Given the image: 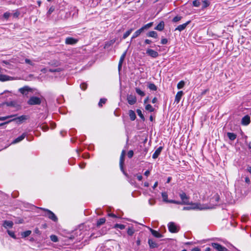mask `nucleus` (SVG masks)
I'll use <instances>...</instances> for the list:
<instances>
[{"label": "nucleus", "mask_w": 251, "mask_h": 251, "mask_svg": "<svg viewBox=\"0 0 251 251\" xmlns=\"http://www.w3.org/2000/svg\"><path fill=\"white\" fill-rule=\"evenodd\" d=\"M152 25L153 22H151L143 26L141 28L138 29L133 33L131 37V40L139 36L141 33L144 32L145 30H148L149 28L151 27Z\"/></svg>", "instance_id": "nucleus-1"}, {"label": "nucleus", "mask_w": 251, "mask_h": 251, "mask_svg": "<svg viewBox=\"0 0 251 251\" xmlns=\"http://www.w3.org/2000/svg\"><path fill=\"white\" fill-rule=\"evenodd\" d=\"M38 208H40V209L45 212V213L43 214V216L47 217L48 218L54 222H57L58 218L57 216L51 211L49 210L48 209L42 207H38Z\"/></svg>", "instance_id": "nucleus-2"}, {"label": "nucleus", "mask_w": 251, "mask_h": 251, "mask_svg": "<svg viewBox=\"0 0 251 251\" xmlns=\"http://www.w3.org/2000/svg\"><path fill=\"white\" fill-rule=\"evenodd\" d=\"M28 105H39L41 103V100L40 98L33 96L30 98L27 102Z\"/></svg>", "instance_id": "nucleus-3"}, {"label": "nucleus", "mask_w": 251, "mask_h": 251, "mask_svg": "<svg viewBox=\"0 0 251 251\" xmlns=\"http://www.w3.org/2000/svg\"><path fill=\"white\" fill-rule=\"evenodd\" d=\"M179 196L182 201L181 204H189V197L187 196L185 193L182 192L179 193Z\"/></svg>", "instance_id": "nucleus-4"}, {"label": "nucleus", "mask_w": 251, "mask_h": 251, "mask_svg": "<svg viewBox=\"0 0 251 251\" xmlns=\"http://www.w3.org/2000/svg\"><path fill=\"white\" fill-rule=\"evenodd\" d=\"M168 229L170 232L176 233L179 230V228L174 222H170L168 224Z\"/></svg>", "instance_id": "nucleus-5"}, {"label": "nucleus", "mask_w": 251, "mask_h": 251, "mask_svg": "<svg viewBox=\"0 0 251 251\" xmlns=\"http://www.w3.org/2000/svg\"><path fill=\"white\" fill-rule=\"evenodd\" d=\"M32 91V89L28 86H25L19 89V91L24 96H27L28 92Z\"/></svg>", "instance_id": "nucleus-6"}, {"label": "nucleus", "mask_w": 251, "mask_h": 251, "mask_svg": "<svg viewBox=\"0 0 251 251\" xmlns=\"http://www.w3.org/2000/svg\"><path fill=\"white\" fill-rule=\"evenodd\" d=\"M211 246L214 249L217 250V251H227V249L219 244L213 243H212Z\"/></svg>", "instance_id": "nucleus-7"}, {"label": "nucleus", "mask_w": 251, "mask_h": 251, "mask_svg": "<svg viewBox=\"0 0 251 251\" xmlns=\"http://www.w3.org/2000/svg\"><path fill=\"white\" fill-rule=\"evenodd\" d=\"M16 78L5 75L0 74V81L2 82L15 80Z\"/></svg>", "instance_id": "nucleus-8"}, {"label": "nucleus", "mask_w": 251, "mask_h": 251, "mask_svg": "<svg viewBox=\"0 0 251 251\" xmlns=\"http://www.w3.org/2000/svg\"><path fill=\"white\" fill-rule=\"evenodd\" d=\"M146 53L152 58H156L158 56L159 54L157 51L152 49H148L146 50Z\"/></svg>", "instance_id": "nucleus-9"}, {"label": "nucleus", "mask_w": 251, "mask_h": 251, "mask_svg": "<svg viewBox=\"0 0 251 251\" xmlns=\"http://www.w3.org/2000/svg\"><path fill=\"white\" fill-rule=\"evenodd\" d=\"M128 103L130 105L134 104L137 101L136 97L132 95H129L127 96Z\"/></svg>", "instance_id": "nucleus-10"}, {"label": "nucleus", "mask_w": 251, "mask_h": 251, "mask_svg": "<svg viewBox=\"0 0 251 251\" xmlns=\"http://www.w3.org/2000/svg\"><path fill=\"white\" fill-rule=\"evenodd\" d=\"M78 42V40L72 37H67L65 40V43L68 45H74Z\"/></svg>", "instance_id": "nucleus-11"}, {"label": "nucleus", "mask_w": 251, "mask_h": 251, "mask_svg": "<svg viewBox=\"0 0 251 251\" xmlns=\"http://www.w3.org/2000/svg\"><path fill=\"white\" fill-rule=\"evenodd\" d=\"M151 232V233L152 235L157 238H161L163 237V235L160 233L159 231L155 230L152 228L150 229Z\"/></svg>", "instance_id": "nucleus-12"}, {"label": "nucleus", "mask_w": 251, "mask_h": 251, "mask_svg": "<svg viewBox=\"0 0 251 251\" xmlns=\"http://www.w3.org/2000/svg\"><path fill=\"white\" fill-rule=\"evenodd\" d=\"M250 117L249 115H246L242 118L241 123L243 125L247 126L250 123Z\"/></svg>", "instance_id": "nucleus-13"}, {"label": "nucleus", "mask_w": 251, "mask_h": 251, "mask_svg": "<svg viewBox=\"0 0 251 251\" xmlns=\"http://www.w3.org/2000/svg\"><path fill=\"white\" fill-rule=\"evenodd\" d=\"M125 151L123 150L121 154L120 159V166L121 169L122 170H123V165H124V160H125Z\"/></svg>", "instance_id": "nucleus-14"}, {"label": "nucleus", "mask_w": 251, "mask_h": 251, "mask_svg": "<svg viewBox=\"0 0 251 251\" xmlns=\"http://www.w3.org/2000/svg\"><path fill=\"white\" fill-rule=\"evenodd\" d=\"M190 23V21H189L182 25H179L176 28L175 30H178L179 31L183 30Z\"/></svg>", "instance_id": "nucleus-15"}, {"label": "nucleus", "mask_w": 251, "mask_h": 251, "mask_svg": "<svg viewBox=\"0 0 251 251\" xmlns=\"http://www.w3.org/2000/svg\"><path fill=\"white\" fill-rule=\"evenodd\" d=\"M148 244L151 249L156 248L158 246V244L156 243V241L153 239H149L148 240Z\"/></svg>", "instance_id": "nucleus-16"}, {"label": "nucleus", "mask_w": 251, "mask_h": 251, "mask_svg": "<svg viewBox=\"0 0 251 251\" xmlns=\"http://www.w3.org/2000/svg\"><path fill=\"white\" fill-rule=\"evenodd\" d=\"M183 94V92L182 91H178L176 93V97H175V102L176 103H178L179 102Z\"/></svg>", "instance_id": "nucleus-17"}, {"label": "nucleus", "mask_w": 251, "mask_h": 251, "mask_svg": "<svg viewBox=\"0 0 251 251\" xmlns=\"http://www.w3.org/2000/svg\"><path fill=\"white\" fill-rule=\"evenodd\" d=\"M162 149H163V147H159V148H158L155 150V151L154 152V153L153 154L152 158L153 159L157 158L158 157V156L159 155V154H160Z\"/></svg>", "instance_id": "nucleus-18"}, {"label": "nucleus", "mask_w": 251, "mask_h": 251, "mask_svg": "<svg viewBox=\"0 0 251 251\" xmlns=\"http://www.w3.org/2000/svg\"><path fill=\"white\" fill-rule=\"evenodd\" d=\"M197 208H199L198 206V204L197 203H192L191 204V206H186L183 208V210H189L191 209H195Z\"/></svg>", "instance_id": "nucleus-19"}, {"label": "nucleus", "mask_w": 251, "mask_h": 251, "mask_svg": "<svg viewBox=\"0 0 251 251\" xmlns=\"http://www.w3.org/2000/svg\"><path fill=\"white\" fill-rule=\"evenodd\" d=\"M26 136V133H23L20 136L16 138L13 142L12 143L16 144L22 141Z\"/></svg>", "instance_id": "nucleus-20"}, {"label": "nucleus", "mask_w": 251, "mask_h": 251, "mask_svg": "<svg viewBox=\"0 0 251 251\" xmlns=\"http://www.w3.org/2000/svg\"><path fill=\"white\" fill-rule=\"evenodd\" d=\"M13 226V223L12 221L5 220L3 222V226L5 228H11Z\"/></svg>", "instance_id": "nucleus-21"}, {"label": "nucleus", "mask_w": 251, "mask_h": 251, "mask_svg": "<svg viewBox=\"0 0 251 251\" xmlns=\"http://www.w3.org/2000/svg\"><path fill=\"white\" fill-rule=\"evenodd\" d=\"M164 22L163 21H161L154 28V29L159 31H162L164 28Z\"/></svg>", "instance_id": "nucleus-22"}, {"label": "nucleus", "mask_w": 251, "mask_h": 251, "mask_svg": "<svg viewBox=\"0 0 251 251\" xmlns=\"http://www.w3.org/2000/svg\"><path fill=\"white\" fill-rule=\"evenodd\" d=\"M27 119V117L25 115L21 116L17 118H15L12 120H10L12 121H17L19 123H21L23 121Z\"/></svg>", "instance_id": "nucleus-23"}, {"label": "nucleus", "mask_w": 251, "mask_h": 251, "mask_svg": "<svg viewBox=\"0 0 251 251\" xmlns=\"http://www.w3.org/2000/svg\"><path fill=\"white\" fill-rule=\"evenodd\" d=\"M129 116L131 121H134L136 118V114L134 111L129 110L128 112Z\"/></svg>", "instance_id": "nucleus-24"}, {"label": "nucleus", "mask_w": 251, "mask_h": 251, "mask_svg": "<svg viewBox=\"0 0 251 251\" xmlns=\"http://www.w3.org/2000/svg\"><path fill=\"white\" fill-rule=\"evenodd\" d=\"M147 36L148 37H153V38H157V37H158V35H157V32L156 31H151L149 32L147 34Z\"/></svg>", "instance_id": "nucleus-25"}, {"label": "nucleus", "mask_w": 251, "mask_h": 251, "mask_svg": "<svg viewBox=\"0 0 251 251\" xmlns=\"http://www.w3.org/2000/svg\"><path fill=\"white\" fill-rule=\"evenodd\" d=\"M227 135L228 138L231 141L234 140L236 138L237 136L235 133L231 132H227Z\"/></svg>", "instance_id": "nucleus-26"}, {"label": "nucleus", "mask_w": 251, "mask_h": 251, "mask_svg": "<svg viewBox=\"0 0 251 251\" xmlns=\"http://www.w3.org/2000/svg\"><path fill=\"white\" fill-rule=\"evenodd\" d=\"M7 106L15 107L17 105V102L15 101H7L4 103Z\"/></svg>", "instance_id": "nucleus-27"}, {"label": "nucleus", "mask_w": 251, "mask_h": 251, "mask_svg": "<svg viewBox=\"0 0 251 251\" xmlns=\"http://www.w3.org/2000/svg\"><path fill=\"white\" fill-rule=\"evenodd\" d=\"M148 88L152 91H156L157 90V87L156 86L152 83H149L148 85Z\"/></svg>", "instance_id": "nucleus-28"}, {"label": "nucleus", "mask_w": 251, "mask_h": 251, "mask_svg": "<svg viewBox=\"0 0 251 251\" xmlns=\"http://www.w3.org/2000/svg\"><path fill=\"white\" fill-rule=\"evenodd\" d=\"M133 30V28H130V29L126 31L123 35V39H125L130 34Z\"/></svg>", "instance_id": "nucleus-29"}, {"label": "nucleus", "mask_w": 251, "mask_h": 251, "mask_svg": "<svg viewBox=\"0 0 251 251\" xmlns=\"http://www.w3.org/2000/svg\"><path fill=\"white\" fill-rule=\"evenodd\" d=\"M105 222V219L104 218H100L98 220L97 223V226H98L103 224Z\"/></svg>", "instance_id": "nucleus-30"}, {"label": "nucleus", "mask_w": 251, "mask_h": 251, "mask_svg": "<svg viewBox=\"0 0 251 251\" xmlns=\"http://www.w3.org/2000/svg\"><path fill=\"white\" fill-rule=\"evenodd\" d=\"M31 231L30 230H26L22 233V237L25 238L30 235Z\"/></svg>", "instance_id": "nucleus-31"}, {"label": "nucleus", "mask_w": 251, "mask_h": 251, "mask_svg": "<svg viewBox=\"0 0 251 251\" xmlns=\"http://www.w3.org/2000/svg\"><path fill=\"white\" fill-rule=\"evenodd\" d=\"M136 112H137L138 115L140 117V118L143 121H144L145 119V117H144L143 114H142V111L140 109H137Z\"/></svg>", "instance_id": "nucleus-32"}, {"label": "nucleus", "mask_w": 251, "mask_h": 251, "mask_svg": "<svg viewBox=\"0 0 251 251\" xmlns=\"http://www.w3.org/2000/svg\"><path fill=\"white\" fill-rule=\"evenodd\" d=\"M202 8H205L209 5L210 2L207 0H204L202 1Z\"/></svg>", "instance_id": "nucleus-33"}, {"label": "nucleus", "mask_w": 251, "mask_h": 251, "mask_svg": "<svg viewBox=\"0 0 251 251\" xmlns=\"http://www.w3.org/2000/svg\"><path fill=\"white\" fill-rule=\"evenodd\" d=\"M145 109L146 110H148V111H149L150 112H153L154 110V109L152 107V106L150 104H148L147 105H146L145 106Z\"/></svg>", "instance_id": "nucleus-34"}, {"label": "nucleus", "mask_w": 251, "mask_h": 251, "mask_svg": "<svg viewBox=\"0 0 251 251\" xmlns=\"http://www.w3.org/2000/svg\"><path fill=\"white\" fill-rule=\"evenodd\" d=\"M162 197L163 198V201L168 202V195L166 192H162L161 194Z\"/></svg>", "instance_id": "nucleus-35"}, {"label": "nucleus", "mask_w": 251, "mask_h": 251, "mask_svg": "<svg viewBox=\"0 0 251 251\" xmlns=\"http://www.w3.org/2000/svg\"><path fill=\"white\" fill-rule=\"evenodd\" d=\"M135 91H136V92L140 96H141V97H143L145 95V93L142 91L141 90H140L139 88H135Z\"/></svg>", "instance_id": "nucleus-36"}, {"label": "nucleus", "mask_w": 251, "mask_h": 251, "mask_svg": "<svg viewBox=\"0 0 251 251\" xmlns=\"http://www.w3.org/2000/svg\"><path fill=\"white\" fill-rule=\"evenodd\" d=\"M127 233L129 236H132L134 233V230L133 227H129L128 228Z\"/></svg>", "instance_id": "nucleus-37"}, {"label": "nucleus", "mask_w": 251, "mask_h": 251, "mask_svg": "<svg viewBox=\"0 0 251 251\" xmlns=\"http://www.w3.org/2000/svg\"><path fill=\"white\" fill-rule=\"evenodd\" d=\"M114 228H120V229H123L125 228V226L122 224H116L114 226Z\"/></svg>", "instance_id": "nucleus-38"}, {"label": "nucleus", "mask_w": 251, "mask_h": 251, "mask_svg": "<svg viewBox=\"0 0 251 251\" xmlns=\"http://www.w3.org/2000/svg\"><path fill=\"white\" fill-rule=\"evenodd\" d=\"M185 85V83L183 81L181 80L180 82H178V83L177 85V88L178 89L182 88Z\"/></svg>", "instance_id": "nucleus-39"}, {"label": "nucleus", "mask_w": 251, "mask_h": 251, "mask_svg": "<svg viewBox=\"0 0 251 251\" xmlns=\"http://www.w3.org/2000/svg\"><path fill=\"white\" fill-rule=\"evenodd\" d=\"M126 52H127V51L126 50L123 54L122 55H121V57H120V60H119V62H122V63H123V61L124 60H125V57L126 56Z\"/></svg>", "instance_id": "nucleus-40"}, {"label": "nucleus", "mask_w": 251, "mask_h": 251, "mask_svg": "<svg viewBox=\"0 0 251 251\" xmlns=\"http://www.w3.org/2000/svg\"><path fill=\"white\" fill-rule=\"evenodd\" d=\"M15 116V115H9V116H5V117H0V121H4L9 118L14 117Z\"/></svg>", "instance_id": "nucleus-41"}, {"label": "nucleus", "mask_w": 251, "mask_h": 251, "mask_svg": "<svg viewBox=\"0 0 251 251\" xmlns=\"http://www.w3.org/2000/svg\"><path fill=\"white\" fill-rule=\"evenodd\" d=\"M106 99H104V98H103V99H100V100L99 102V106L100 107H101L102 106V104H104L105 103L106 101Z\"/></svg>", "instance_id": "nucleus-42"}, {"label": "nucleus", "mask_w": 251, "mask_h": 251, "mask_svg": "<svg viewBox=\"0 0 251 251\" xmlns=\"http://www.w3.org/2000/svg\"><path fill=\"white\" fill-rule=\"evenodd\" d=\"M62 69L61 68H57V69H50L49 70V71L50 73H56V72H60L61 71H62Z\"/></svg>", "instance_id": "nucleus-43"}, {"label": "nucleus", "mask_w": 251, "mask_h": 251, "mask_svg": "<svg viewBox=\"0 0 251 251\" xmlns=\"http://www.w3.org/2000/svg\"><path fill=\"white\" fill-rule=\"evenodd\" d=\"M50 240L54 242H56L58 241V237L55 235H51L50 236Z\"/></svg>", "instance_id": "nucleus-44"}, {"label": "nucleus", "mask_w": 251, "mask_h": 251, "mask_svg": "<svg viewBox=\"0 0 251 251\" xmlns=\"http://www.w3.org/2000/svg\"><path fill=\"white\" fill-rule=\"evenodd\" d=\"M193 5L195 7H199L201 5V2L198 0H195L193 1Z\"/></svg>", "instance_id": "nucleus-45"}, {"label": "nucleus", "mask_w": 251, "mask_h": 251, "mask_svg": "<svg viewBox=\"0 0 251 251\" xmlns=\"http://www.w3.org/2000/svg\"><path fill=\"white\" fill-rule=\"evenodd\" d=\"M181 18L182 17L181 16H176L173 18L172 21L173 22L176 23L180 21L181 19Z\"/></svg>", "instance_id": "nucleus-46"}, {"label": "nucleus", "mask_w": 251, "mask_h": 251, "mask_svg": "<svg viewBox=\"0 0 251 251\" xmlns=\"http://www.w3.org/2000/svg\"><path fill=\"white\" fill-rule=\"evenodd\" d=\"M7 233L9 234V235L11 237L14 239L16 238L15 233L13 231L8 230Z\"/></svg>", "instance_id": "nucleus-47"}, {"label": "nucleus", "mask_w": 251, "mask_h": 251, "mask_svg": "<svg viewBox=\"0 0 251 251\" xmlns=\"http://www.w3.org/2000/svg\"><path fill=\"white\" fill-rule=\"evenodd\" d=\"M80 87L82 90H85L87 89V85L85 83H82L80 85Z\"/></svg>", "instance_id": "nucleus-48"}, {"label": "nucleus", "mask_w": 251, "mask_h": 251, "mask_svg": "<svg viewBox=\"0 0 251 251\" xmlns=\"http://www.w3.org/2000/svg\"><path fill=\"white\" fill-rule=\"evenodd\" d=\"M133 154H134V152L132 150H130L127 152V156L129 158H132L133 156Z\"/></svg>", "instance_id": "nucleus-49"}, {"label": "nucleus", "mask_w": 251, "mask_h": 251, "mask_svg": "<svg viewBox=\"0 0 251 251\" xmlns=\"http://www.w3.org/2000/svg\"><path fill=\"white\" fill-rule=\"evenodd\" d=\"M168 202L171 203H175V204H181V201H176L175 200H170L168 201Z\"/></svg>", "instance_id": "nucleus-50"}, {"label": "nucleus", "mask_w": 251, "mask_h": 251, "mask_svg": "<svg viewBox=\"0 0 251 251\" xmlns=\"http://www.w3.org/2000/svg\"><path fill=\"white\" fill-rule=\"evenodd\" d=\"M115 42V40H111L108 42H107L105 44V47H106V46H111L112 45H113Z\"/></svg>", "instance_id": "nucleus-51"}, {"label": "nucleus", "mask_w": 251, "mask_h": 251, "mask_svg": "<svg viewBox=\"0 0 251 251\" xmlns=\"http://www.w3.org/2000/svg\"><path fill=\"white\" fill-rule=\"evenodd\" d=\"M25 62L26 63V64H29L31 66H34V64L30 60L28 59H25Z\"/></svg>", "instance_id": "nucleus-52"}, {"label": "nucleus", "mask_w": 251, "mask_h": 251, "mask_svg": "<svg viewBox=\"0 0 251 251\" xmlns=\"http://www.w3.org/2000/svg\"><path fill=\"white\" fill-rule=\"evenodd\" d=\"M41 128L42 130L44 131H46L49 129V127L47 125H43Z\"/></svg>", "instance_id": "nucleus-53"}, {"label": "nucleus", "mask_w": 251, "mask_h": 251, "mask_svg": "<svg viewBox=\"0 0 251 251\" xmlns=\"http://www.w3.org/2000/svg\"><path fill=\"white\" fill-rule=\"evenodd\" d=\"M168 42V40L166 38H163L161 39V43L162 45L166 44Z\"/></svg>", "instance_id": "nucleus-54"}, {"label": "nucleus", "mask_w": 251, "mask_h": 251, "mask_svg": "<svg viewBox=\"0 0 251 251\" xmlns=\"http://www.w3.org/2000/svg\"><path fill=\"white\" fill-rule=\"evenodd\" d=\"M10 13L9 12H5L3 14V17L5 19H8L10 17Z\"/></svg>", "instance_id": "nucleus-55"}, {"label": "nucleus", "mask_w": 251, "mask_h": 251, "mask_svg": "<svg viewBox=\"0 0 251 251\" xmlns=\"http://www.w3.org/2000/svg\"><path fill=\"white\" fill-rule=\"evenodd\" d=\"M155 202V201L154 200H151V199H150L149 201V204L151 205H153V204H154Z\"/></svg>", "instance_id": "nucleus-56"}, {"label": "nucleus", "mask_w": 251, "mask_h": 251, "mask_svg": "<svg viewBox=\"0 0 251 251\" xmlns=\"http://www.w3.org/2000/svg\"><path fill=\"white\" fill-rule=\"evenodd\" d=\"M20 15V12H18V11H16V12H15L13 15V17H15V18H17Z\"/></svg>", "instance_id": "nucleus-57"}, {"label": "nucleus", "mask_w": 251, "mask_h": 251, "mask_svg": "<svg viewBox=\"0 0 251 251\" xmlns=\"http://www.w3.org/2000/svg\"><path fill=\"white\" fill-rule=\"evenodd\" d=\"M136 176H137V178L138 179V180L139 181H141L142 180L143 176L141 175H139L137 174Z\"/></svg>", "instance_id": "nucleus-58"}, {"label": "nucleus", "mask_w": 251, "mask_h": 251, "mask_svg": "<svg viewBox=\"0 0 251 251\" xmlns=\"http://www.w3.org/2000/svg\"><path fill=\"white\" fill-rule=\"evenodd\" d=\"M54 10V8L53 7L51 6L49 10V11L48 12L50 13V14H51Z\"/></svg>", "instance_id": "nucleus-59"}, {"label": "nucleus", "mask_w": 251, "mask_h": 251, "mask_svg": "<svg viewBox=\"0 0 251 251\" xmlns=\"http://www.w3.org/2000/svg\"><path fill=\"white\" fill-rule=\"evenodd\" d=\"M151 41L149 39H146L145 40V43L146 44H150L151 43Z\"/></svg>", "instance_id": "nucleus-60"}, {"label": "nucleus", "mask_w": 251, "mask_h": 251, "mask_svg": "<svg viewBox=\"0 0 251 251\" xmlns=\"http://www.w3.org/2000/svg\"><path fill=\"white\" fill-rule=\"evenodd\" d=\"M245 181L248 184L250 183V179L249 177H245Z\"/></svg>", "instance_id": "nucleus-61"}, {"label": "nucleus", "mask_w": 251, "mask_h": 251, "mask_svg": "<svg viewBox=\"0 0 251 251\" xmlns=\"http://www.w3.org/2000/svg\"><path fill=\"white\" fill-rule=\"evenodd\" d=\"M122 64H123V63L119 62V64H118V70H119V71H120L121 70Z\"/></svg>", "instance_id": "nucleus-62"}, {"label": "nucleus", "mask_w": 251, "mask_h": 251, "mask_svg": "<svg viewBox=\"0 0 251 251\" xmlns=\"http://www.w3.org/2000/svg\"><path fill=\"white\" fill-rule=\"evenodd\" d=\"M150 174V171L149 170L146 171L144 175L146 176H148Z\"/></svg>", "instance_id": "nucleus-63"}, {"label": "nucleus", "mask_w": 251, "mask_h": 251, "mask_svg": "<svg viewBox=\"0 0 251 251\" xmlns=\"http://www.w3.org/2000/svg\"><path fill=\"white\" fill-rule=\"evenodd\" d=\"M247 170L251 174V166H248Z\"/></svg>", "instance_id": "nucleus-64"}]
</instances>
